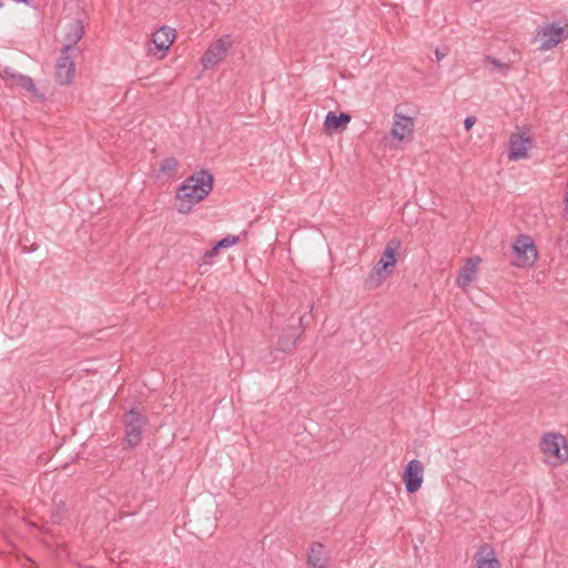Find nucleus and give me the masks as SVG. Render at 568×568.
Returning a JSON list of instances; mask_svg holds the SVG:
<instances>
[{"label": "nucleus", "mask_w": 568, "mask_h": 568, "mask_svg": "<svg viewBox=\"0 0 568 568\" xmlns=\"http://www.w3.org/2000/svg\"><path fill=\"white\" fill-rule=\"evenodd\" d=\"M534 145L530 135L524 132H513L508 141V159L519 161L528 158V150Z\"/></svg>", "instance_id": "nucleus-8"}, {"label": "nucleus", "mask_w": 568, "mask_h": 568, "mask_svg": "<svg viewBox=\"0 0 568 568\" xmlns=\"http://www.w3.org/2000/svg\"><path fill=\"white\" fill-rule=\"evenodd\" d=\"M424 479V466L420 460L412 459L405 466L403 481L407 493L413 494L419 490Z\"/></svg>", "instance_id": "nucleus-9"}, {"label": "nucleus", "mask_w": 568, "mask_h": 568, "mask_svg": "<svg viewBox=\"0 0 568 568\" xmlns=\"http://www.w3.org/2000/svg\"><path fill=\"white\" fill-rule=\"evenodd\" d=\"M474 560L476 568H497L496 551L489 544H484L477 549Z\"/></svg>", "instance_id": "nucleus-14"}, {"label": "nucleus", "mask_w": 568, "mask_h": 568, "mask_svg": "<svg viewBox=\"0 0 568 568\" xmlns=\"http://www.w3.org/2000/svg\"><path fill=\"white\" fill-rule=\"evenodd\" d=\"M175 39V30L170 27H161L152 34L153 48H149V52L155 53L154 50L161 52V58L164 57L165 52L172 45Z\"/></svg>", "instance_id": "nucleus-13"}, {"label": "nucleus", "mask_w": 568, "mask_h": 568, "mask_svg": "<svg viewBox=\"0 0 568 568\" xmlns=\"http://www.w3.org/2000/svg\"><path fill=\"white\" fill-rule=\"evenodd\" d=\"M481 262L479 256H471L465 261V264L460 267L456 284L464 292H467L470 284L477 278L478 267Z\"/></svg>", "instance_id": "nucleus-11"}, {"label": "nucleus", "mask_w": 568, "mask_h": 568, "mask_svg": "<svg viewBox=\"0 0 568 568\" xmlns=\"http://www.w3.org/2000/svg\"><path fill=\"white\" fill-rule=\"evenodd\" d=\"M399 247L400 241L397 239H393L386 244L382 257L366 280L368 287L379 286L393 273Z\"/></svg>", "instance_id": "nucleus-2"}, {"label": "nucleus", "mask_w": 568, "mask_h": 568, "mask_svg": "<svg viewBox=\"0 0 568 568\" xmlns=\"http://www.w3.org/2000/svg\"><path fill=\"white\" fill-rule=\"evenodd\" d=\"M240 242V237L236 235H227L216 242V247L229 248L236 245Z\"/></svg>", "instance_id": "nucleus-21"}, {"label": "nucleus", "mask_w": 568, "mask_h": 568, "mask_svg": "<svg viewBox=\"0 0 568 568\" xmlns=\"http://www.w3.org/2000/svg\"><path fill=\"white\" fill-rule=\"evenodd\" d=\"M16 71L11 68H4L1 72H0V75L1 78L7 82V84L10 82V80L12 79V75H14Z\"/></svg>", "instance_id": "nucleus-22"}, {"label": "nucleus", "mask_w": 568, "mask_h": 568, "mask_svg": "<svg viewBox=\"0 0 568 568\" xmlns=\"http://www.w3.org/2000/svg\"><path fill=\"white\" fill-rule=\"evenodd\" d=\"M414 130V121L410 116L395 113L390 130V138L397 143L408 140Z\"/></svg>", "instance_id": "nucleus-12"}, {"label": "nucleus", "mask_w": 568, "mask_h": 568, "mask_svg": "<svg viewBox=\"0 0 568 568\" xmlns=\"http://www.w3.org/2000/svg\"><path fill=\"white\" fill-rule=\"evenodd\" d=\"M538 253L532 239L529 235L520 234L511 244V257L509 263L517 267L532 266Z\"/></svg>", "instance_id": "nucleus-3"}, {"label": "nucleus", "mask_w": 568, "mask_h": 568, "mask_svg": "<svg viewBox=\"0 0 568 568\" xmlns=\"http://www.w3.org/2000/svg\"><path fill=\"white\" fill-rule=\"evenodd\" d=\"M220 247H216V243L213 245V247L204 253V258H212L217 254V251Z\"/></svg>", "instance_id": "nucleus-23"}, {"label": "nucleus", "mask_w": 568, "mask_h": 568, "mask_svg": "<svg viewBox=\"0 0 568 568\" xmlns=\"http://www.w3.org/2000/svg\"><path fill=\"white\" fill-rule=\"evenodd\" d=\"M567 38L568 24L560 27L555 23H547L539 27L536 33V41L539 42L540 50L552 49Z\"/></svg>", "instance_id": "nucleus-5"}, {"label": "nucleus", "mask_w": 568, "mask_h": 568, "mask_svg": "<svg viewBox=\"0 0 568 568\" xmlns=\"http://www.w3.org/2000/svg\"><path fill=\"white\" fill-rule=\"evenodd\" d=\"M179 168V162L175 158L170 156L164 159L160 164V173L162 174H172Z\"/></svg>", "instance_id": "nucleus-19"}, {"label": "nucleus", "mask_w": 568, "mask_h": 568, "mask_svg": "<svg viewBox=\"0 0 568 568\" xmlns=\"http://www.w3.org/2000/svg\"><path fill=\"white\" fill-rule=\"evenodd\" d=\"M84 28L80 20H73L69 24V31L65 34L67 43L63 45L62 51L64 53L74 52L77 49L78 42L83 38Z\"/></svg>", "instance_id": "nucleus-16"}, {"label": "nucleus", "mask_w": 568, "mask_h": 568, "mask_svg": "<svg viewBox=\"0 0 568 568\" xmlns=\"http://www.w3.org/2000/svg\"><path fill=\"white\" fill-rule=\"evenodd\" d=\"M475 122H476V118L475 116H467L465 119V121H464L465 129L467 131H469L473 128V125L475 124Z\"/></svg>", "instance_id": "nucleus-24"}, {"label": "nucleus", "mask_w": 568, "mask_h": 568, "mask_svg": "<svg viewBox=\"0 0 568 568\" xmlns=\"http://www.w3.org/2000/svg\"><path fill=\"white\" fill-rule=\"evenodd\" d=\"M567 189H568V181H567Z\"/></svg>", "instance_id": "nucleus-31"}, {"label": "nucleus", "mask_w": 568, "mask_h": 568, "mask_svg": "<svg viewBox=\"0 0 568 568\" xmlns=\"http://www.w3.org/2000/svg\"><path fill=\"white\" fill-rule=\"evenodd\" d=\"M565 200H566V207L564 210V216L566 220H568V194L566 195Z\"/></svg>", "instance_id": "nucleus-26"}, {"label": "nucleus", "mask_w": 568, "mask_h": 568, "mask_svg": "<svg viewBox=\"0 0 568 568\" xmlns=\"http://www.w3.org/2000/svg\"><path fill=\"white\" fill-rule=\"evenodd\" d=\"M489 59L491 60L493 64L497 65V60L496 59H494V58H489Z\"/></svg>", "instance_id": "nucleus-30"}, {"label": "nucleus", "mask_w": 568, "mask_h": 568, "mask_svg": "<svg viewBox=\"0 0 568 568\" xmlns=\"http://www.w3.org/2000/svg\"><path fill=\"white\" fill-rule=\"evenodd\" d=\"M75 74V65L73 60V53L61 50V55L57 61L55 65V80L59 84H70Z\"/></svg>", "instance_id": "nucleus-10"}, {"label": "nucleus", "mask_w": 568, "mask_h": 568, "mask_svg": "<svg viewBox=\"0 0 568 568\" xmlns=\"http://www.w3.org/2000/svg\"><path fill=\"white\" fill-rule=\"evenodd\" d=\"M351 122V115L347 113L328 112L325 116L323 129L325 132L331 133L333 131L343 130Z\"/></svg>", "instance_id": "nucleus-17"}, {"label": "nucleus", "mask_w": 568, "mask_h": 568, "mask_svg": "<svg viewBox=\"0 0 568 568\" xmlns=\"http://www.w3.org/2000/svg\"><path fill=\"white\" fill-rule=\"evenodd\" d=\"M125 437L124 444L133 448L138 446L142 438V428L145 424L143 416L135 409H131L125 416Z\"/></svg>", "instance_id": "nucleus-7"}, {"label": "nucleus", "mask_w": 568, "mask_h": 568, "mask_svg": "<svg viewBox=\"0 0 568 568\" xmlns=\"http://www.w3.org/2000/svg\"><path fill=\"white\" fill-rule=\"evenodd\" d=\"M232 45L233 39L230 34H225L212 42L201 58V64L203 69H213L220 62H222Z\"/></svg>", "instance_id": "nucleus-4"}, {"label": "nucleus", "mask_w": 568, "mask_h": 568, "mask_svg": "<svg viewBox=\"0 0 568 568\" xmlns=\"http://www.w3.org/2000/svg\"><path fill=\"white\" fill-rule=\"evenodd\" d=\"M298 338V334L294 327H288L284 331V335H282L277 342V348L283 353H290L296 344Z\"/></svg>", "instance_id": "nucleus-18"}, {"label": "nucleus", "mask_w": 568, "mask_h": 568, "mask_svg": "<svg viewBox=\"0 0 568 568\" xmlns=\"http://www.w3.org/2000/svg\"><path fill=\"white\" fill-rule=\"evenodd\" d=\"M436 57L438 60H440L443 58V54L438 52V50L436 51Z\"/></svg>", "instance_id": "nucleus-29"}, {"label": "nucleus", "mask_w": 568, "mask_h": 568, "mask_svg": "<svg viewBox=\"0 0 568 568\" xmlns=\"http://www.w3.org/2000/svg\"><path fill=\"white\" fill-rule=\"evenodd\" d=\"M24 74H20L18 72L14 73V75H12V79L10 80V82L8 83V85L10 87H18V79L19 78H23Z\"/></svg>", "instance_id": "nucleus-25"}, {"label": "nucleus", "mask_w": 568, "mask_h": 568, "mask_svg": "<svg viewBox=\"0 0 568 568\" xmlns=\"http://www.w3.org/2000/svg\"><path fill=\"white\" fill-rule=\"evenodd\" d=\"M213 189V175L205 170L186 178L176 191V211L182 214L191 212L193 206L203 201Z\"/></svg>", "instance_id": "nucleus-1"}, {"label": "nucleus", "mask_w": 568, "mask_h": 568, "mask_svg": "<svg viewBox=\"0 0 568 568\" xmlns=\"http://www.w3.org/2000/svg\"><path fill=\"white\" fill-rule=\"evenodd\" d=\"M331 557L324 545L315 542L311 545L307 562L311 568H327Z\"/></svg>", "instance_id": "nucleus-15"}, {"label": "nucleus", "mask_w": 568, "mask_h": 568, "mask_svg": "<svg viewBox=\"0 0 568 568\" xmlns=\"http://www.w3.org/2000/svg\"><path fill=\"white\" fill-rule=\"evenodd\" d=\"M386 140V145H388L389 148H397V143H394V142H387V138L385 139Z\"/></svg>", "instance_id": "nucleus-28"}, {"label": "nucleus", "mask_w": 568, "mask_h": 568, "mask_svg": "<svg viewBox=\"0 0 568 568\" xmlns=\"http://www.w3.org/2000/svg\"><path fill=\"white\" fill-rule=\"evenodd\" d=\"M498 67H499V71H501L503 69H508V65L503 63V62H500V61L498 63Z\"/></svg>", "instance_id": "nucleus-27"}, {"label": "nucleus", "mask_w": 568, "mask_h": 568, "mask_svg": "<svg viewBox=\"0 0 568 568\" xmlns=\"http://www.w3.org/2000/svg\"><path fill=\"white\" fill-rule=\"evenodd\" d=\"M540 448L545 455L556 458L560 464L568 462V443L559 433L544 435Z\"/></svg>", "instance_id": "nucleus-6"}, {"label": "nucleus", "mask_w": 568, "mask_h": 568, "mask_svg": "<svg viewBox=\"0 0 568 568\" xmlns=\"http://www.w3.org/2000/svg\"><path fill=\"white\" fill-rule=\"evenodd\" d=\"M18 87L24 89L26 91H28L30 93H33V94L37 93L36 84H34L33 80L28 75H23V78L18 79Z\"/></svg>", "instance_id": "nucleus-20"}]
</instances>
